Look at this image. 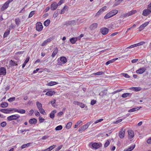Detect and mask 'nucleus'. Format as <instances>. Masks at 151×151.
Listing matches in <instances>:
<instances>
[{
  "mask_svg": "<svg viewBox=\"0 0 151 151\" xmlns=\"http://www.w3.org/2000/svg\"><path fill=\"white\" fill-rule=\"evenodd\" d=\"M82 121L81 120H79L75 124L74 128H76V127H77L78 125L80 124L81 123H82Z\"/></svg>",
  "mask_w": 151,
  "mask_h": 151,
  "instance_id": "obj_41",
  "label": "nucleus"
},
{
  "mask_svg": "<svg viewBox=\"0 0 151 151\" xmlns=\"http://www.w3.org/2000/svg\"><path fill=\"white\" fill-rule=\"evenodd\" d=\"M96 103V101L94 100H93L91 101V104L92 105H93L95 104Z\"/></svg>",
  "mask_w": 151,
  "mask_h": 151,
  "instance_id": "obj_61",
  "label": "nucleus"
},
{
  "mask_svg": "<svg viewBox=\"0 0 151 151\" xmlns=\"http://www.w3.org/2000/svg\"><path fill=\"white\" fill-rule=\"evenodd\" d=\"M113 62V60H112H112H109L108 61H107L106 63V65H109V64L112 63Z\"/></svg>",
  "mask_w": 151,
  "mask_h": 151,
  "instance_id": "obj_50",
  "label": "nucleus"
},
{
  "mask_svg": "<svg viewBox=\"0 0 151 151\" xmlns=\"http://www.w3.org/2000/svg\"><path fill=\"white\" fill-rule=\"evenodd\" d=\"M109 12L111 13L112 17H113L118 13V11L117 10L114 9L111 11Z\"/></svg>",
  "mask_w": 151,
  "mask_h": 151,
  "instance_id": "obj_22",
  "label": "nucleus"
},
{
  "mask_svg": "<svg viewBox=\"0 0 151 151\" xmlns=\"http://www.w3.org/2000/svg\"><path fill=\"white\" fill-rule=\"evenodd\" d=\"M20 116L19 115L15 114L9 116L7 117V119L9 121H11L13 120H17V119Z\"/></svg>",
  "mask_w": 151,
  "mask_h": 151,
  "instance_id": "obj_1",
  "label": "nucleus"
},
{
  "mask_svg": "<svg viewBox=\"0 0 151 151\" xmlns=\"http://www.w3.org/2000/svg\"><path fill=\"white\" fill-rule=\"evenodd\" d=\"M98 26V24L97 23H94L90 25L89 28L91 30H94L97 28Z\"/></svg>",
  "mask_w": 151,
  "mask_h": 151,
  "instance_id": "obj_12",
  "label": "nucleus"
},
{
  "mask_svg": "<svg viewBox=\"0 0 151 151\" xmlns=\"http://www.w3.org/2000/svg\"><path fill=\"white\" fill-rule=\"evenodd\" d=\"M6 123L5 122H3L1 123V125L2 127H4L6 126Z\"/></svg>",
  "mask_w": 151,
  "mask_h": 151,
  "instance_id": "obj_56",
  "label": "nucleus"
},
{
  "mask_svg": "<svg viewBox=\"0 0 151 151\" xmlns=\"http://www.w3.org/2000/svg\"><path fill=\"white\" fill-rule=\"evenodd\" d=\"M103 12L101 11V10L100 9L99 11L96 14L95 16H99L100 14L103 13Z\"/></svg>",
  "mask_w": 151,
  "mask_h": 151,
  "instance_id": "obj_49",
  "label": "nucleus"
},
{
  "mask_svg": "<svg viewBox=\"0 0 151 151\" xmlns=\"http://www.w3.org/2000/svg\"><path fill=\"white\" fill-rule=\"evenodd\" d=\"M15 22L17 26H19L21 23V20L19 18L16 19H15Z\"/></svg>",
  "mask_w": 151,
  "mask_h": 151,
  "instance_id": "obj_32",
  "label": "nucleus"
},
{
  "mask_svg": "<svg viewBox=\"0 0 151 151\" xmlns=\"http://www.w3.org/2000/svg\"><path fill=\"white\" fill-rule=\"evenodd\" d=\"M122 120V119H120L117 120L114 122V123L115 124H118V123L121 122Z\"/></svg>",
  "mask_w": 151,
  "mask_h": 151,
  "instance_id": "obj_54",
  "label": "nucleus"
},
{
  "mask_svg": "<svg viewBox=\"0 0 151 151\" xmlns=\"http://www.w3.org/2000/svg\"><path fill=\"white\" fill-rule=\"evenodd\" d=\"M60 60L63 64H65L67 62V59L65 57H60Z\"/></svg>",
  "mask_w": 151,
  "mask_h": 151,
  "instance_id": "obj_20",
  "label": "nucleus"
},
{
  "mask_svg": "<svg viewBox=\"0 0 151 151\" xmlns=\"http://www.w3.org/2000/svg\"><path fill=\"white\" fill-rule=\"evenodd\" d=\"M106 8V6H104L102 8L100 9L101 10V11L102 12H103L105 11Z\"/></svg>",
  "mask_w": 151,
  "mask_h": 151,
  "instance_id": "obj_62",
  "label": "nucleus"
},
{
  "mask_svg": "<svg viewBox=\"0 0 151 151\" xmlns=\"http://www.w3.org/2000/svg\"><path fill=\"white\" fill-rule=\"evenodd\" d=\"M68 7L67 6L65 5V6L60 11V14H62L64 13L65 12V10L66 9H68Z\"/></svg>",
  "mask_w": 151,
  "mask_h": 151,
  "instance_id": "obj_30",
  "label": "nucleus"
},
{
  "mask_svg": "<svg viewBox=\"0 0 151 151\" xmlns=\"http://www.w3.org/2000/svg\"><path fill=\"white\" fill-rule=\"evenodd\" d=\"M151 13V11L149 9H144L142 12V14L145 16H147Z\"/></svg>",
  "mask_w": 151,
  "mask_h": 151,
  "instance_id": "obj_6",
  "label": "nucleus"
},
{
  "mask_svg": "<svg viewBox=\"0 0 151 151\" xmlns=\"http://www.w3.org/2000/svg\"><path fill=\"white\" fill-rule=\"evenodd\" d=\"M43 28L42 24L40 22H38L36 24V29L39 32L41 31Z\"/></svg>",
  "mask_w": 151,
  "mask_h": 151,
  "instance_id": "obj_2",
  "label": "nucleus"
},
{
  "mask_svg": "<svg viewBox=\"0 0 151 151\" xmlns=\"http://www.w3.org/2000/svg\"><path fill=\"white\" fill-rule=\"evenodd\" d=\"M54 39L53 37H50L49 38L47 39L45 41H46L47 43H49L52 40Z\"/></svg>",
  "mask_w": 151,
  "mask_h": 151,
  "instance_id": "obj_39",
  "label": "nucleus"
},
{
  "mask_svg": "<svg viewBox=\"0 0 151 151\" xmlns=\"http://www.w3.org/2000/svg\"><path fill=\"white\" fill-rule=\"evenodd\" d=\"M137 111V108H133L129 110L128 111V112H132L136 111Z\"/></svg>",
  "mask_w": 151,
  "mask_h": 151,
  "instance_id": "obj_44",
  "label": "nucleus"
},
{
  "mask_svg": "<svg viewBox=\"0 0 151 151\" xmlns=\"http://www.w3.org/2000/svg\"><path fill=\"white\" fill-rule=\"evenodd\" d=\"M50 21L49 19H47L45 21L44 23V25L46 27L48 26L50 24Z\"/></svg>",
  "mask_w": 151,
  "mask_h": 151,
  "instance_id": "obj_31",
  "label": "nucleus"
},
{
  "mask_svg": "<svg viewBox=\"0 0 151 151\" xmlns=\"http://www.w3.org/2000/svg\"><path fill=\"white\" fill-rule=\"evenodd\" d=\"M29 123L31 124H35L37 123V120L35 118L30 119L29 120Z\"/></svg>",
  "mask_w": 151,
  "mask_h": 151,
  "instance_id": "obj_16",
  "label": "nucleus"
},
{
  "mask_svg": "<svg viewBox=\"0 0 151 151\" xmlns=\"http://www.w3.org/2000/svg\"><path fill=\"white\" fill-rule=\"evenodd\" d=\"M110 144V142L108 140H107L104 145V146L105 147H108Z\"/></svg>",
  "mask_w": 151,
  "mask_h": 151,
  "instance_id": "obj_46",
  "label": "nucleus"
},
{
  "mask_svg": "<svg viewBox=\"0 0 151 151\" xmlns=\"http://www.w3.org/2000/svg\"><path fill=\"white\" fill-rule=\"evenodd\" d=\"M35 11H31L29 14V18L31 17L35 14Z\"/></svg>",
  "mask_w": 151,
  "mask_h": 151,
  "instance_id": "obj_43",
  "label": "nucleus"
},
{
  "mask_svg": "<svg viewBox=\"0 0 151 151\" xmlns=\"http://www.w3.org/2000/svg\"><path fill=\"white\" fill-rule=\"evenodd\" d=\"M12 110H13L11 109H2L0 110V111L4 113L9 114L10 111Z\"/></svg>",
  "mask_w": 151,
  "mask_h": 151,
  "instance_id": "obj_13",
  "label": "nucleus"
},
{
  "mask_svg": "<svg viewBox=\"0 0 151 151\" xmlns=\"http://www.w3.org/2000/svg\"><path fill=\"white\" fill-rule=\"evenodd\" d=\"M104 73L105 72L99 71L97 73H94L93 74L95 75L99 76L104 74Z\"/></svg>",
  "mask_w": 151,
  "mask_h": 151,
  "instance_id": "obj_34",
  "label": "nucleus"
},
{
  "mask_svg": "<svg viewBox=\"0 0 151 151\" xmlns=\"http://www.w3.org/2000/svg\"><path fill=\"white\" fill-rule=\"evenodd\" d=\"M91 146L94 148L97 149L100 147L99 144L97 143H94L91 145Z\"/></svg>",
  "mask_w": 151,
  "mask_h": 151,
  "instance_id": "obj_17",
  "label": "nucleus"
},
{
  "mask_svg": "<svg viewBox=\"0 0 151 151\" xmlns=\"http://www.w3.org/2000/svg\"><path fill=\"white\" fill-rule=\"evenodd\" d=\"M72 123L71 122H68L66 126V129H70L72 126Z\"/></svg>",
  "mask_w": 151,
  "mask_h": 151,
  "instance_id": "obj_36",
  "label": "nucleus"
},
{
  "mask_svg": "<svg viewBox=\"0 0 151 151\" xmlns=\"http://www.w3.org/2000/svg\"><path fill=\"white\" fill-rule=\"evenodd\" d=\"M80 103L81 102H78V101H74V102H73V104H75V105H77L78 106H79Z\"/></svg>",
  "mask_w": 151,
  "mask_h": 151,
  "instance_id": "obj_58",
  "label": "nucleus"
},
{
  "mask_svg": "<svg viewBox=\"0 0 151 151\" xmlns=\"http://www.w3.org/2000/svg\"><path fill=\"white\" fill-rule=\"evenodd\" d=\"M112 17V15L111 14V13L109 12L104 17V18L105 19H107L111 17Z\"/></svg>",
  "mask_w": 151,
  "mask_h": 151,
  "instance_id": "obj_37",
  "label": "nucleus"
},
{
  "mask_svg": "<svg viewBox=\"0 0 151 151\" xmlns=\"http://www.w3.org/2000/svg\"><path fill=\"white\" fill-rule=\"evenodd\" d=\"M79 106L81 108H83L85 107V104L83 103H80Z\"/></svg>",
  "mask_w": 151,
  "mask_h": 151,
  "instance_id": "obj_64",
  "label": "nucleus"
},
{
  "mask_svg": "<svg viewBox=\"0 0 151 151\" xmlns=\"http://www.w3.org/2000/svg\"><path fill=\"white\" fill-rule=\"evenodd\" d=\"M136 12V11L135 10H132L129 13H126L125 14H124L123 15V17H129L130 16L134 14H135Z\"/></svg>",
  "mask_w": 151,
  "mask_h": 151,
  "instance_id": "obj_7",
  "label": "nucleus"
},
{
  "mask_svg": "<svg viewBox=\"0 0 151 151\" xmlns=\"http://www.w3.org/2000/svg\"><path fill=\"white\" fill-rule=\"evenodd\" d=\"M125 133V129L124 128H122L119 131V136L121 139H123L124 137Z\"/></svg>",
  "mask_w": 151,
  "mask_h": 151,
  "instance_id": "obj_4",
  "label": "nucleus"
},
{
  "mask_svg": "<svg viewBox=\"0 0 151 151\" xmlns=\"http://www.w3.org/2000/svg\"><path fill=\"white\" fill-rule=\"evenodd\" d=\"M15 97H12L10 98L9 99H8V101L10 102H11L15 101Z\"/></svg>",
  "mask_w": 151,
  "mask_h": 151,
  "instance_id": "obj_40",
  "label": "nucleus"
},
{
  "mask_svg": "<svg viewBox=\"0 0 151 151\" xmlns=\"http://www.w3.org/2000/svg\"><path fill=\"white\" fill-rule=\"evenodd\" d=\"M63 128L62 126L60 125L57 126L55 128V130L56 131L60 130L62 129Z\"/></svg>",
  "mask_w": 151,
  "mask_h": 151,
  "instance_id": "obj_42",
  "label": "nucleus"
},
{
  "mask_svg": "<svg viewBox=\"0 0 151 151\" xmlns=\"http://www.w3.org/2000/svg\"><path fill=\"white\" fill-rule=\"evenodd\" d=\"M64 2V0H60L58 4H57L58 6H60Z\"/></svg>",
  "mask_w": 151,
  "mask_h": 151,
  "instance_id": "obj_53",
  "label": "nucleus"
},
{
  "mask_svg": "<svg viewBox=\"0 0 151 151\" xmlns=\"http://www.w3.org/2000/svg\"><path fill=\"white\" fill-rule=\"evenodd\" d=\"M1 107L2 108L6 107L8 105V104L6 102L2 103L0 105Z\"/></svg>",
  "mask_w": 151,
  "mask_h": 151,
  "instance_id": "obj_29",
  "label": "nucleus"
},
{
  "mask_svg": "<svg viewBox=\"0 0 151 151\" xmlns=\"http://www.w3.org/2000/svg\"><path fill=\"white\" fill-rule=\"evenodd\" d=\"M36 105L39 109L42 108V104L39 102L37 101L36 102Z\"/></svg>",
  "mask_w": 151,
  "mask_h": 151,
  "instance_id": "obj_38",
  "label": "nucleus"
},
{
  "mask_svg": "<svg viewBox=\"0 0 151 151\" xmlns=\"http://www.w3.org/2000/svg\"><path fill=\"white\" fill-rule=\"evenodd\" d=\"M135 146V145H132L127 149H125L124 151H131L134 148Z\"/></svg>",
  "mask_w": 151,
  "mask_h": 151,
  "instance_id": "obj_15",
  "label": "nucleus"
},
{
  "mask_svg": "<svg viewBox=\"0 0 151 151\" xmlns=\"http://www.w3.org/2000/svg\"><path fill=\"white\" fill-rule=\"evenodd\" d=\"M55 92L54 91H48L46 93L45 95H47L48 96H51L52 95L55 94Z\"/></svg>",
  "mask_w": 151,
  "mask_h": 151,
  "instance_id": "obj_19",
  "label": "nucleus"
},
{
  "mask_svg": "<svg viewBox=\"0 0 151 151\" xmlns=\"http://www.w3.org/2000/svg\"><path fill=\"white\" fill-rule=\"evenodd\" d=\"M58 83L55 81H51L48 83L47 85L48 86H52L57 84Z\"/></svg>",
  "mask_w": 151,
  "mask_h": 151,
  "instance_id": "obj_26",
  "label": "nucleus"
},
{
  "mask_svg": "<svg viewBox=\"0 0 151 151\" xmlns=\"http://www.w3.org/2000/svg\"><path fill=\"white\" fill-rule=\"evenodd\" d=\"M20 114H24L25 113V111L23 109L19 110L18 112Z\"/></svg>",
  "mask_w": 151,
  "mask_h": 151,
  "instance_id": "obj_47",
  "label": "nucleus"
},
{
  "mask_svg": "<svg viewBox=\"0 0 151 151\" xmlns=\"http://www.w3.org/2000/svg\"><path fill=\"white\" fill-rule=\"evenodd\" d=\"M62 146H63L62 145H60L59 146H58V147H57V148H55V151H59L62 148Z\"/></svg>",
  "mask_w": 151,
  "mask_h": 151,
  "instance_id": "obj_45",
  "label": "nucleus"
},
{
  "mask_svg": "<svg viewBox=\"0 0 151 151\" xmlns=\"http://www.w3.org/2000/svg\"><path fill=\"white\" fill-rule=\"evenodd\" d=\"M122 75L123 76L126 78H129L130 77L129 76L127 73H122Z\"/></svg>",
  "mask_w": 151,
  "mask_h": 151,
  "instance_id": "obj_55",
  "label": "nucleus"
},
{
  "mask_svg": "<svg viewBox=\"0 0 151 151\" xmlns=\"http://www.w3.org/2000/svg\"><path fill=\"white\" fill-rule=\"evenodd\" d=\"M101 31L102 34L105 35L108 34L109 32V29L106 27H104L101 29Z\"/></svg>",
  "mask_w": 151,
  "mask_h": 151,
  "instance_id": "obj_5",
  "label": "nucleus"
},
{
  "mask_svg": "<svg viewBox=\"0 0 151 151\" xmlns=\"http://www.w3.org/2000/svg\"><path fill=\"white\" fill-rule=\"evenodd\" d=\"M10 30H7L5 32L3 35L4 38L6 37L9 34Z\"/></svg>",
  "mask_w": 151,
  "mask_h": 151,
  "instance_id": "obj_35",
  "label": "nucleus"
},
{
  "mask_svg": "<svg viewBox=\"0 0 151 151\" xmlns=\"http://www.w3.org/2000/svg\"><path fill=\"white\" fill-rule=\"evenodd\" d=\"M148 23H149L148 22H145L142 25V27H143L144 28V27H145L148 24Z\"/></svg>",
  "mask_w": 151,
  "mask_h": 151,
  "instance_id": "obj_57",
  "label": "nucleus"
},
{
  "mask_svg": "<svg viewBox=\"0 0 151 151\" xmlns=\"http://www.w3.org/2000/svg\"><path fill=\"white\" fill-rule=\"evenodd\" d=\"M57 112L56 110H54L51 111L50 114V117L52 119H53L55 117V114Z\"/></svg>",
  "mask_w": 151,
  "mask_h": 151,
  "instance_id": "obj_18",
  "label": "nucleus"
},
{
  "mask_svg": "<svg viewBox=\"0 0 151 151\" xmlns=\"http://www.w3.org/2000/svg\"><path fill=\"white\" fill-rule=\"evenodd\" d=\"M128 138L129 139H132L134 135V132L132 130H129L128 131Z\"/></svg>",
  "mask_w": 151,
  "mask_h": 151,
  "instance_id": "obj_10",
  "label": "nucleus"
},
{
  "mask_svg": "<svg viewBox=\"0 0 151 151\" xmlns=\"http://www.w3.org/2000/svg\"><path fill=\"white\" fill-rule=\"evenodd\" d=\"M39 110L42 114H44V113L45 112L44 110L42 109V108L39 109Z\"/></svg>",
  "mask_w": 151,
  "mask_h": 151,
  "instance_id": "obj_51",
  "label": "nucleus"
},
{
  "mask_svg": "<svg viewBox=\"0 0 151 151\" xmlns=\"http://www.w3.org/2000/svg\"><path fill=\"white\" fill-rule=\"evenodd\" d=\"M58 10H59V9H58L57 11L55 12L53 14V17H54L56 18L57 17L58 12Z\"/></svg>",
  "mask_w": 151,
  "mask_h": 151,
  "instance_id": "obj_48",
  "label": "nucleus"
},
{
  "mask_svg": "<svg viewBox=\"0 0 151 151\" xmlns=\"http://www.w3.org/2000/svg\"><path fill=\"white\" fill-rule=\"evenodd\" d=\"M123 0H116L115 2L114 5V6H116L119 5Z\"/></svg>",
  "mask_w": 151,
  "mask_h": 151,
  "instance_id": "obj_28",
  "label": "nucleus"
},
{
  "mask_svg": "<svg viewBox=\"0 0 151 151\" xmlns=\"http://www.w3.org/2000/svg\"><path fill=\"white\" fill-rule=\"evenodd\" d=\"M136 47V44H135L131 45L130 46L128 47L127 48V49L132 48L134 47Z\"/></svg>",
  "mask_w": 151,
  "mask_h": 151,
  "instance_id": "obj_59",
  "label": "nucleus"
},
{
  "mask_svg": "<svg viewBox=\"0 0 151 151\" xmlns=\"http://www.w3.org/2000/svg\"><path fill=\"white\" fill-rule=\"evenodd\" d=\"M146 70V68H141L136 71V73H137L141 74L144 73Z\"/></svg>",
  "mask_w": 151,
  "mask_h": 151,
  "instance_id": "obj_8",
  "label": "nucleus"
},
{
  "mask_svg": "<svg viewBox=\"0 0 151 151\" xmlns=\"http://www.w3.org/2000/svg\"><path fill=\"white\" fill-rule=\"evenodd\" d=\"M90 124V123L89 122L87 123L86 124L83 125L79 129V132H82L83 131H84L88 128Z\"/></svg>",
  "mask_w": 151,
  "mask_h": 151,
  "instance_id": "obj_3",
  "label": "nucleus"
},
{
  "mask_svg": "<svg viewBox=\"0 0 151 151\" xmlns=\"http://www.w3.org/2000/svg\"><path fill=\"white\" fill-rule=\"evenodd\" d=\"M103 120V119H99V120H97L95 122H94V124H97L99 122H101Z\"/></svg>",
  "mask_w": 151,
  "mask_h": 151,
  "instance_id": "obj_60",
  "label": "nucleus"
},
{
  "mask_svg": "<svg viewBox=\"0 0 151 151\" xmlns=\"http://www.w3.org/2000/svg\"><path fill=\"white\" fill-rule=\"evenodd\" d=\"M58 48L57 47H55L54 49V51L51 55V56L52 58L54 57L57 54V53L58 52Z\"/></svg>",
  "mask_w": 151,
  "mask_h": 151,
  "instance_id": "obj_24",
  "label": "nucleus"
},
{
  "mask_svg": "<svg viewBox=\"0 0 151 151\" xmlns=\"http://www.w3.org/2000/svg\"><path fill=\"white\" fill-rule=\"evenodd\" d=\"M10 63V64L12 66H16L18 65L17 62H16L12 60H11Z\"/></svg>",
  "mask_w": 151,
  "mask_h": 151,
  "instance_id": "obj_23",
  "label": "nucleus"
},
{
  "mask_svg": "<svg viewBox=\"0 0 151 151\" xmlns=\"http://www.w3.org/2000/svg\"><path fill=\"white\" fill-rule=\"evenodd\" d=\"M9 4L6 2L3 5L1 9V11H3L6 10L9 6Z\"/></svg>",
  "mask_w": 151,
  "mask_h": 151,
  "instance_id": "obj_14",
  "label": "nucleus"
},
{
  "mask_svg": "<svg viewBox=\"0 0 151 151\" xmlns=\"http://www.w3.org/2000/svg\"><path fill=\"white\" fill-rule=\"evenodd\" d=\"M55 145H53L50 147L49 148L45 150V151H50L52 150L55 147Z\"/></svg>",
  "mask_w": 151,
  "mask_h": 151,
  "instance_id": "obj_33",
  "label": "nucleus"
},
{
  "mask_svg": "<svg viewBox=\"0 0 151 151\" xmlns=\"http://www.w3.org/2000/svg\"><path fill=\"white\" fill-rule=\"evenodd\" d=\"M132 94L130 93H125L123 94L122 95V97L124 98H125L127 97L131 96Z\"/></svg>",
  "mask_w": 151,
  "mask_h": 151,
  "instance_id": "obj_25",
  "label": "nucleus"
},
{
  "mask_svg": "<svg viewBox=\"0 0 151 151\" xmlns=\"http://www.w3.org/2000/svg\"><path fill=\"white\" fill-rule=\"evenodd\" d=\"M6 69L4 67H1L0 68V76L6 75Z\"/></svg>",
  "mask_w": 151,
  "mask_h": 151,
  "instance_id": "obj_9",
  "label": "nucleus"
},
{
  "mask_svg": "<svg viewBox=\"0 0 151 151\" xmlns=\"http://www.w3.org/2000/svg\"><path fill=\"white\" fill-rule=\"evenodd\" d=\"M131 89H132L133 91H140L142 89L140 87H132Z\"/></svg>",
  "mask_w": 151,
  "mask_h": 151,
  "instance_id": "obj_27",
  "label": "nucleus"
},
{
  "mask_svg": "<svg viewBox=\"0 0 151 151\" xmlns=\"http://www.w3.org/2000/svg\"><path fill=\"white\" fill-rule=\"evenodd\" d=\"M147 142L148 144H151V137H150L147 140Z\"/></svg>",
  "mask_w": 151,
  "mask_h": 151,
  "instance_id": "obj_63",
  "label": "nucleus"
},
{
  "mask_svg": "<svg viewBox=\"0 0 151 151\" xmlns=\"http://www.w3.org/2000/svg\"><path fill=\"white\" fill-rule=\"evenodd\" d=\"M58 6L56 2H54L52 3L51 5L50 9L52 10H55Z\"/></svg>",
  "mask_w": 151,
  "mask_h": 151,
  "instance_id": "obj_11",
  "label": "nucleus"
},
{
  "mask_svg": "<svg viewBox=\"0 0 151 151\" xmlns=\"http://www.w3.org/2000/svg\"><path fill=\"white\" fill-rule=\"evenodd\" d=\"M78 40L77 37H74L71 38L70 41L71 43L74 44L76 43L77 40Z\"/></svg>",
  "mask_w": 151,
  "mask_h": 151,
  "instance_id": "obj_21",
  "label": "nucleus"
},
{
  "mask_svg": "<svg viewBox=\"0 0 151 151\" xmlns=\"http://www.w3.org/2000/svg\"><path fill=\"white\" fill-rule=\"evenodd\" d=\"M39 121L40 123H42L45 120V119H44L42 118V117H40L39 118Z\"/></svg>",
  "mask_w": 151,
  "mask_h": 151,
  "instance_id": "obj_52",
  "label": "nucleus"
}]
</instances>
